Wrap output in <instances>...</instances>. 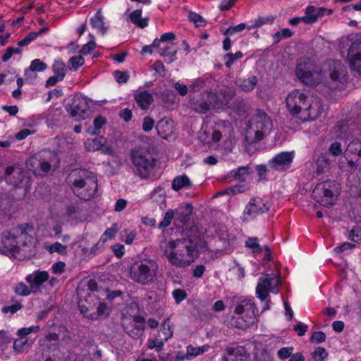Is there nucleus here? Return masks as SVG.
<instances>
[{"instance_id": "obj_1", "label": "nucleus", "mask_w": 361, "mask_h": 361, "mask_svg": "<svg viewBox=\"0 0 361 361\" xmlns=\"http://www.w3.org/2000/svg\"><path fill=\"white\" fill-rule=\"evenodd\" d=\"M201 238L198 228L193 225L185 228L183 237L168 243L164 255L173 266L184 268L195 260Z\"/></svg>"}, {"instance_id": "obj_2", "label": "nucleus", "mask_w": 361, "mask_h": 361, "mask_svg": "<svg viewBox=\"0 0 361 361\" xmlns=\"http://www.w3.org/2000/svg\"><path fill=\"white\" fill-rule=\"evenodd\" d=\"M72 189L81 200L93 198L97 191V178L94 173L86 169L75 170L71 174Z\"/></svg>"}, {"instance_id": "obj_3", "label": "nucleus", "mask_w": 361, "mask_h": 361, "mask_svg": "<svg viewBox=\"0 0 361 361\" xmlns=\"http://www.w3.org/2000/svg\"><path fill=\"white\" fill-rule=\"evenodd\" d=\"M271 127L272 121L267 114L261 109H257L248 122L245 133V142L251 145L262 140L264 135L270 132Z\"/></svg>"}, {"instance_id": "obj_4", "label": "nucleus", "mask_w": 361, "mask_h": 361, "mask_svg": "<svg viewBox=\"0 0 361 361\" xmlns=\"http://www.w3.org/2000/svg\"><path fill=\"white\" fill-rule=\"evenodd\" d=\"M159 270L157 262L151 259L135 262L130 269V277L135 283L147 286L155 281Z\"/></svg>"}, {"instance_id": "obj_5", "label": "nucleus", "mask_w": 361, "mask_h": 361, "mask_svg": "<svg viewBox=\"0 0 361 361\" xmlns=\"http://www.w3.org/2000/svg\"><path fill=\"white\" fill-rule=\"evenodd\" d=\"M339 47L342 53L347 52L350 68L361 75V37L354 34L342 37Z\"/></svg>"}, {"instance_id": "obj_6", "label": "nucleus", "mask_w": 361, "mask_h": 361, "mask_svg": "<svg viewBox=\"0 0 361 361\" xmlns=\"http://www.w3.org/2000/svg\"><path fill=\"white\" fill-rule=\"evenodd\" d=\"M130 159L135 174L141 178H149L155 166V159L145 148H136L131 150Z\"/></svg>"}, {"instance_id": "obj_7", "label": "nucleus", "mask_w": 361, "mask_h": 361, "mask_svg": "<svg viewBox=\"0 0 361 361\" xmlns=\"http://www.w3.org/2000/svg\"><path fill=\"white\" fill-rule=\"evenodd\" d=\"M338 186L335 180H326L318 183L312 192V197L325 207L333 206L338 194Z\"/></svg>"}, {"instance_id": "obj_8", "label": "nucleus", "mask_w": 361, "mask_h": 361, "mask_svg": "<svg viewBox=\"0 0 361 361\" xmlns=\"http://www.w3.org/2000/svg\"><path fill=\"white\" fill-rule=\"evenodd\" d=\"M361 159V139L350 141L339 159L338 166L343 171L352 172L357 169Z\"/></svg>"}, {"instance_id": "obj_9", "label": "nucleus", "mask_w": 361, "mask_h": 361, "mask_svg": "<svg viewBox=\"0 0 361 361\" xmlns=\"http://www.w3.org/2000/svg\"><path fill=\"white\" fill-rule=\"evenodd\" d=\"M295 75L302 83L310 86L316 85L321 80L319 73L315 70V66L310 59L300 60L295 68Z\"/></svg>"}, {"instance_id": "obj_10", "label": "nucleus", "mask_w": 361, "mask_h": 361, "mask_svg": "<svg viewBox=\"0 0 361 361\" xmlns=\"http://www.w3.org/2000/svg\"><path fill=\"white\" fill-rule=\"evenodd\" d=\"M218 96L214 91H203L197 96L190 98L188 106L190 109L198 114H205L215 106Z\"/></svg>"}, {"instance_id": "obj_11", "label": "nucleus", "mask_w": 361, "mask_h": 361, "mask_svg": "<svg viewBox=\"0 0 361 361\" xmlns=\"http://www.w3.org/2000/svg\"><path fill=\"white\" fill-rule=\"evenodd\" d=\"M329 67V75L332 81V88L343 89L348 82L346 67L340 61L329 60L326 63Z\"/></svg>"}, {"instance_id": "obj_12", "label": "nucleus", "mask_w": 361, "mask_h": 361, "mask_svg": "<svg viewBox=\"0 0 361 361\" xmlns=\"http://www.w3.org/2000/svg\"><path fill=\"white\" fill-rule=\"evenodd\" d=\"M310 97L298 90L290 92L286 97V106L289 112L297 116L298 118L303 115V111L307 109Z\"/></svg>"}, {"instance_id": "obj_13", "label": "nucleus", "mask_w": 361, "mask_h": 361, "mask_svg": "<svg viewBox=\"0 0 361 361\" xmlns=\"http://www.w3.org/2000/svg\"><path fill=\"white\" fill-rule=\"evenodd\" d=\"M280 283V279L274 274H266L264 277H260L256 288V294L261 300H264L269 292L276 293L277 286Z\"/></svg>"}, {"instance_id": "obj_14", "label": "nucleus", "mask_w": 361, "mask_h": 361, "mask_svg": "<svg viewBox=\"0 0 361 361\" xmlns=\"http://www.w3.org/2000/svg\"><path fill=\"white\" fill-rule=\"evenodd\" d=\"M332 13V9L310 5L305 8L304 16L293 17L289 19L288 23H314L322 17L329 16Z\"/></svg>"}, {"instance_id": "obj_15", "label": "nucleus", "mask_w": 361, "mask_h": 361, "mask_svg": "<svg viewBox=\"0 0 361 361\" xmlns=\"http://www.w3.org/2000/svg\"><path fill=\"white\" fill-rule=\"evenodd\" d=\"M69 116L75 121L85 120L89 116V105L82 97H75L71 104L66 107Z\"/></svg>"}, {"instance_id": "obj_16", "label": "nucleus", "mask_w": 361, "mask_h": 361, "mask_svg": "<svg viewBox=\"0 0 361 361\" xmlns=\"http://www.w3.org/2000/svg\"><path fill=\"white\" fill-rule=\"evenodd\" d=\"M294 158L293 152H283L277 154L274 158L268 162V166L270 169L284 171L290 167Z\"/></svg>"}, {"instance_id": "obj_17", "label": "nucleus", "mask_w": 361, "mask_h": 361, "mask_svg": "<svg viewBox=\"0 0 361 361\" xmlns=\"http://www.w3.org/2000/svg\"><path fill=\"white\" fill-rule=\"evenodd\" d=\"M0 253L4 255L19 253L20 249L16 237L9 231H4L1 235Z\"/></svg>"}, {"instance_id": "obj_18", "label": "nucleus", "mask_w": 361, "mask_h": 361, "mask_svg": "<svg viewBox=\"0 0 361 361\" xmlns=\"http://www.w3.org/2000/svg\"><path fill=\"white\" fill-rule=\"evenodd\" d=\"M4 177L8 184L18 187L23 180L25 174L22 167L15 164L6 168Z\"/></svg>"}, {"instance_id": "obj_19", "label": "nucleus", "mask_w": 361, "mask_h": 361, "mask_svg": "<svg viewBox=\"0 0 361 361\" xmlns=\"http://www.w3.org/2000/svg\"><path fill=\"white\" fill-rule=\"evenodd\" d=\"M216 86V80L210 75H205L195 79L189 86V88L190 92H197L202 89H205L204 91H213Z\"/></svg>"}, {"instance_id": "obj_20", "label": "nucleus", "mask_w": 361, "mask_h": 361, "mask_svg": "<svg viewBox=\"0 0 361 361\" xmlns=\"http://www.w3.org/2000/svg\"><path fill=\"white\" fill-rule=\"evenodd\" d=\"M269 208L270 204L268 202H263L259 197H253L246 206L244 214L255 218L259 214L267 212Z\"/></svg>"}, {"instance_id": "obj_21", "label": "nucleus", "mask_w": 361, "mask_h": 361, "mask_svg": "<svg viewBox=\"0 0 361 361\" xmlns=\"http://www.w3.org/2000/svg\"><path fill=\"white\" fill-rule=\"evenodd\" d=\"M250 354L243 346L228 347L222 355L223 361H249Z\"/></svg>"}, {"instance_id": "obj_22", "label": "nucleus", "mask_w": 361, "mask_h": 361, "mask_svg": "<svg viewBox=\"0 0 361 361\" xmlns=\"http://www.w3.org/2000/svg\"><path fill=\"white\" fill-rule=\"evenodd\" d=\"M307 109L303 111V115L300 117L302 121H313L319 118L323 112V107L319 100L310 97Z\"/></svg>"}, {"instance_id": "obj_23", "label": "nucleus", "mask_w": 361, "mask_h": 361, "mask_svg": "<svg viewBox=\"0 0 361 361\" xmlns=\"http://www.w3.org/2000/svg\"><path fill=\"white\" fill-rule=\"evenodd\" d=\"M156 129L159 136L164 139H167L173 133L174 122L171 119L164 118L157 122Z\"/></svg>"}, {"instance_id": "obj_24", "label": "nucleus", "mask_w": 361, "mask_h": 361, "mask_svg": "<svg viewBox=\"0 0 361 361\" xmlns=\"http://www.w3.org/2000/svg\"><path fill=\"white\" fill-rule=\"evenodd\" d=\"M25 279L32 288H39L49 279V274L45 271H36L33 274L27 275Z\"/></svg>"}, {"instance_id": "obj_25", "label": "nucleus", "mask_w": 361, "mask_h": 361, "mask_svg": "<svg viewBox=\"0 0 361 361\" xmlns=\"http://www.w3.org/2000/svg\"><path fill=\"white\" fill-rule=\"evenodd\" d=\"M122 326L124 331L132 338H140L145 329V324H137L135 322L122 323Z\"/></svg>"}, {"instance_id": "obj_26", "label": "nucleus", "mask_w": 361, "mask_h": 361, "mask_svg": "<svg viewBox=\"0 0 361 361\" xmlns=\"http://www.w3.org/2000/svg\"><path fill=\"white\" fill-rule=\"evenodd\" d=\"M30 161L33 170L37 175L44 176L51 170L50 163L44 159H38L37 157H33Z\"/></svg>"}, {"instance_id": "obj_27", "label": "nucleus", "mask_w": 361, "mask_h": 361, "mask_svg": "<svg viewBox=\"0 0 361 361\" xmlns=\"http://www.w3.org/2000/svg\"><path fill=\"white\" fill-rule=\"evenodd\" d=\"M239 116H245L248 114L250 106L243 98L237 97L229 106Z\"/></svg>"}, {"instance_id": "obj_28", "label": "nucleus", "mask_w": 361, "mask_h": 361, "mask_svg": "<svg viewBox=\"0 0 361 361\" xmlns=\"http://www.w3.org/2000/svg\"><path fill=\"white\" fill-rule=\"evenodd\" d=\"M94 300H97V295L92 293H88L87 294L84 302L82 300H80L78 302V308L80 313L85 314L89 311L93 310L95 305Z\"/></svg>"}, {"instance_id": "obj_29", "label": "nucleus", "mask_w": 361, "mask_h": 361, "mask_svg": "<svg viewBox=\"0 0 361 361\" xmlns=\"http://www.w3.org/2000/svg\"><path fill=\"white\" fill-rule=\"evenodd\" d=\"M135 99L137 105L142 109H148L154 100L152 94L146 90L140 91L135 94Z\"/></svg>"}, {"instance_id": "obj_30", "label": "nucleus", "mask_w": 361, "mask_h": 361, "mask_svg": "<svg viewBox=\"0 0 361 361\" xmlns=\"http://www.w3.org/2000/svg\"><path fill=\"white\" fill-rule=\"evenodd\" d=\"M257 78L252 75L247 79H238L235 84L242 91L248 92L254 90L257 84Z\"/></svg>"}, {"instance_id": "obj_31", "label": "nucleus", "mask_w": 361, "mask_h": 361, "mask_svg": "<svg viewBox=\"0 0 361 361\" xmlns=\"http://www.w3.org/2000/svg\"><path fill=\"white\" fill-rule=\"evenodd\" d=\"M193 207L191 204H187L184 207H180L175 210L176 216L183 223H187L190 220Z\"/></svg>"}, {"instance_id": "obj_32", "label": "nucleus", "mask_w": 361, "mask_h": 361, "mask_svg": "<svg viewBox=\"0 0 361 361\" xmlns=\"http://www.w3.org/2000/svg\"><path fill=\"white\" fill-rule=\"evenodd\" d=\"M173 332L172 327L170 324V319L167 318L162 324L157 337L161 339L165 343L172 337Z\"/></svg>"}, {"instance_id": "obj_33", "label": "nucleus", "mask_w": 361, "mask_h": 361, "mask_svg": "<svg viewBox=\"0 0 361 361\" xmlns=\"http://www.w3.org/2000/svg\"><path fill=\"white\" fill-rule=\"evenodd\" d=\"M191 185V182L185 175L176 177L172 183V188L178 191L182 188H188Z\"/></svg>"}, {"instance_id": "obj_34", "label": "nucleus", "mask_w": 361, "mask_h": 361, "mask_svg": "<svg viewBox=\"0 0 361 361\" xmlns=\"http://www.w3.org/2000/svg\"><path fill=\"white\" fill-rule=\"evenodd\" d=\"M104 142L106 140L103 137L88 138L86 140L85 145L89 152H95L99 150Z\"/></svg>"}, {"instance_id": "obj_35", "label": "nucleus", "mask_w": 361, "mask_h": 361, "mask_svg": "<svg viewBox=\"0 0 361 361\" xmlns=\"http://www.w3.org/2000/svg\"><path fill=\"white\" fill-rule=\"evenodd\" d=\"M49 30L48 27H43L37 32H32L29 33L24 39L18 42L19 47H25L30 44L34 41L39 35L46 32Z\"/></svg>"}, {"instance_id": "obj_36", "label": "nucleus", "mask_w": 361, "mask_h": 361, "mask_svg": "<svg viewBox=\"0 0 361 361\" xmlns=\"http://www.w3.org/2000/svg\"><path fill=\"white\" fill-rule=\"evenodd\" d=\"M49 30L48 27H43L37 32H32L29 33L24 39L18 42L19 47H25L30 44L34 41L39 35L46 32Z\"/></svg>"}, {"instance_id": "obj_37", "label": "nucleus", "mask_w": 361, "mask_h": 361, "mask_svg": "<svg viewBox=\"0 0 361 361\" xmlns=\"http://www.w3.org/2000/svg\"><path fill=\"white\" fill-rule=\"evenodd\" d=\"M49 30L48 27H43L37 32H32L29 33L24 39L18 42L19 47H25L30 44L34 41L39 35L46 32Z\"/></svg>"}, {"instance_id": "obj_38", "label": "nucleus", "mask_w": 361, "mask_h": 361, "mask_svg": "<svg viewBox=\"0 0 361 361\" xmlns=\"http://www.w3.org/2000/svg\"><path fill=\"white\" fill-rule=\"evenodd\" d=\"M49 30L48 27H43L37 32H32L29 33L24 39L18 42L19 47H25L30 44L34 41L39 35L46 32Z\"/></svg>"}, {"instance_id": "obj_39", "label": "nucleus", "mask_w": 361, "mask_h": 361, "mask_svg": "<svg viewBox=\"0 0 361 361\" xmlns=\"http://www.w3.org/2000/svg\"><path fill=\"white\" fill-rule=\"evenodd\" d=\"M172 46L173 44H171V46L166 45L164 47H159L158 49L159 54L162 56L167 57L169 63L176 61L177 59L176 54L178 50L176 49H173Z\"/></svg>"}, {"instance_id": "obj_40", "label": "nucleus", "mask_w": 361, "mask_h": 361, "mask_svg": "<svg viewBox=\"0 0 361 361\" xmlns=\"http://www.w3.org/2000/svg\"><path fill=\"white\" fill-rule=\"evenodd\" d=\"M110 312V308L106 305V304L104 302H99L96 313H92L88 316H86L87 318L90 319H97L99 317H104L106 318Z\"/></svg>"}, {"instance_id": "obj_41", "label": "nucleus", "mask_w": 361, "mask_h": 361, "mask_svg": "<svg viewBox=\"0 0 361 361\" xmlns=\"http://www.w3.org/2000/svg\"><path fill=\"white\" fill-rule=\"evenodd\" d=\"M330 160L325 154H321L318 157L316 161V172L323 173L328 170L330 165Z\"/></svg>"}, {"instance_id": "obj_42", "label": "nucleus", "mask_w": 361, "mask_h": 361, "mask_svg": "<svg viewBox=\"0 0 361 361\" xmlns=\"http://www.w3.org/2000/svg\"><path fill=\"white\" fill-rule=\"evenodd\" d=\"M106 118L102 116H97L93 121L94 126L89 127L87 129V132L92 135H99L101 128L106 123Z\"/></svg>"}, {"instance_id": "obj_43", "label": "nucleus", "mask_w": 361, "mask_h": 361, "mask_svg": "<svg viewBox=\"0 0 361 361\" xmlns=\"http://www.w3.org/2000/svg\"><path fill=\"white\" fill-rule=\"evenodd\" d=\"M46 250L51 254L57 252L63 255H67V246L62 245L59 242H56L49 246H47Z\"/></svg>"}, {"instance_id": "obj_44", "label": "nucleus", "mask_w": 361, "mask_h": 361, "mask_svg": "<svg viewBox=\"0 0 361 361\" xmlns=\"http://www.w3.org/2000/svg\"><path fill=\"white\" fill-rule=\"evenodd\" d=\"M47 68L45 63L40 59H35L31 62L30 66L28 70H25V75H27L30 72L43 71Z\"/></svg>"}, {"instance_id": "obj_45", "label": "nucleus", "mask_w": 361, "mask_h": 361, "mask_svg": "<svg viewBox=\"0 0 361 361\" xmlns=\"http://www.w3.org/2000/svg\"><path fill=\"white\" fill-rule=\"evenodd\" d=\"M116 232L117 230L114 227L107 228L97 242V246H104L108 240L113 239L114 238Z\"/></svg>"}, {"instance_id": "obj_46", "label": "nucleus", "mask_w": 361, "mask_h": 361, "mask_svg": "<svg viewBox=\"0 0 361 361\" xmlns=\"http://www.w3.org/2000/svg\"><path fill=\"white\" fill-rule=\"evenodd\" d=\"M243 56V54L240 51L235 52V54L228 53L225 54L224 56L225 66L226 68H230L235 60L241 59Z\"/></svg>"}, {"instance_id": "obj_47", "label": "nucleus", "mask_w": 361, "mask_h": 361, "mask_svg": "<svg viewBox=\"0 0 361 361\" xmlns=\"http://www.w3.org/2000/svg\"><path fill=\"white\" fill-rule=\"evenodd\" d=\"M243 304L245 307V311L247 313V315L251 316H256V314L258 313V310L255 307V303L253 302L252 299H245L242 300Z\"/></svg>"}, {"instance_id": "obj_48", "label": "nucleus", "mask_w": 361, "mask_h": 361, "mask_svg": "<svg viewBox=\"0 0 361 361\" xmlns=\"http://www.w3.org/2000/svg\"><path fill=\"white\" fill-rule=\"evenodd\" d=\"M53 71L59 79H63L66 72L65 63L61 61H55L53 65Z\"/></svg>"}, {"instance_id": "obj_49", "label": "nucleus", "mask_w": 361, "mask_h": 361, "mask_svg": "<svg viewBox=\"0 0 361 361\" xmlns=\"http://www.w3.org/2000/svg\"><path fill=\"white\" fill-rule=\"evenodd\" d=\"M328 152L334 157H338L344 153L341 143L338 141H335L330 145Z\"/></svg>"}, {"instance_id": "obj_50", "label": "nucleus", "mask_w": 361, "mask_h": 361, "mask_svg": "<svg viewBox=\"0 0 361 361\" xmlns=\"http://www.w3.org/2000/svg\"><path fill=\"white\" fill-rule=\"evenodd\" d=\"M174 216H176L175 210L173 211V209H169L165 213L163 220L159 224L158 228H164L169 226L171 224Z\"/></svg>"}, {"instance_id": "obj_51", "label": "nucleus", "mask_w": 361, "mask_h": 361, "mask_svg": "<svg viewBox=\"0 0 361 361\" xmlns=\"http://www.w3.org/2000/svg\"><path fill=\"white\" fill-rule=\"evenodd\" d=\"M165 195L164 189L161 187H157L152 194V199L157 203L162 204L165 202Z\"/></svg>"}, {"instance_id": "obj_52", "label": "nucleus", "mask_w": 361, "mask_h": 361, "mask_svg": "<svg viewBox=\"0 0 361 361\" xmlns=\"http://www.w3.org/2000/svg\"><path fill=\"white\" fill-rule=\"evenodd\" d=\"M245 245L248 248L252 249L254 253H259L262 251V248L258 243L257 238H248L245 241Z\"/></svg>"}, {"instance_id": "obj_53", "label": "nucleus", "mask_w": 361, "mask_h": 361, "mask_svg": "<svg viewBox=\"0 0 361 361\" xmlns=\"http://www.w3.org/2000/svg\"><path fill=\"white\" fill-rule=\"evenodd\" d=\"M70 70L77 71L79 67L82 66L85 63V59L81 55L73 56L69 59Z\"/></svg>"}, {"instance_id": "obj_54", "label": "nucleus", "mask_w": 361, "mask_h": 361, "mask_svg": "<svg viewBox=\"0 0 361 361\" xmlns=\"http://www.w3.org/2000/svg\"><path fill=\"white\" fill-rule=\"evenodd\" d=\"M293 35L292 31L288 28H284L277 32H276L273 37L274 39V43H279L282 39L288 38L291 37Z\"/></svg>"}, {"instance_id": "obj_55", "label": "nucleus", "mask_w": 361, "mask_h": 361, "mask_svg": "<svg viewBox=\"0 0 361 361\" xmlns=\"http://www.w3.org/2000/svg\"><path fill=\"white\" fill-rule=\"evenodd\" d=\"M312 356L314 359V361H323L328 357V353L325 348L318 347L312 353Z\"/></svg>"}, {"instance_id": "obj_56", "label": "nucleus", "mask_w": 361, "mask_h": 361, "mask_svg": "<svg viewBox=\"0 0 361 361\" xmlns=\"http://www.w3.org/2000/svg\"><path fill=\"white\" fill-rule=\"evenodd\" d=\"M135 236L136 232L135 231H128L126 229L121 233V240L128 245L133 243Z\"/></svg>"}, {"instance_id": "obj_57", "label": "nucleus", "mask_w": 361, "mask_h": 361, "mask_svg": "<svg viewBox=\"0 0 361 361\" xmlns=\"http://www.w3.org/2000/svg\"><path fill=\"white\" fill-rule=\"evenodd\" d=\"M207 345H203L200 348H195L192 345H189L187 347V354L188 355L195 357L203 354L205 351H207Z\"/></svg>"}, {"instance_id": "obj_58", "label": "nucleus", "mask_w": 361, "mask_h": 361, "mask_svg": "<svg viewBox=\"0 0 361 361\" xmlns=\"http://www.w3.org/2000/svg\"><path fill=\"white\" fill-rule=\"evenodd\" d=\"M15 293L18 295L26 296L31 293L30 288L24 283H18L15 287Z\"/></svg>"}, {"instance_id": "obj_59", "label": "nucleus", "mask_w": 361, "mask_h": 361, "mask_svg": "<svg viewBox=\"0 0 361 361\" xmlns=\"http://www.w3.org/2000/svg\"><path fill=\"white\" fill-rule=\"evenodd\" d=\"M231 173L235 179L243 180L245 179L244 176L248 173V167L240 166L236 171H232Z\"/></svg>"}, {"instance_id": "obj_60", "label": "nucleus", "mask_w": 361, "mask_h": 361, "mask_svg": "<svg viewBox=\"0 0 361 361\" xmlns=\"http://www.w3.org/2000/svg\"><path fill=\"white\" fill-rule=\"evenodd\" d=\"M349 238L351 240L355 243H361V226H356L350 230Z\"/></svg>"}, {"instance_id": "obj_61", "label": "nucleus", "mask_w": 361, "mask_h": 361, "mask_svg": "<svg viewBox=\"0 0 361 361\" xmlns=\"http://www.w3.org/2000/svg\"><path fill=\"white\" fill-rule=\"evenodd\" d=\"M172 295L177 304H179L187 298V293L183 289H175L172 292Z\"/></svg>"}, {"instance_id": "obj_62", "label": "nucleus", "mask_w": 361, "mask_h": 361, "mask_svg": "<svg viewBox=\"0 0 361 361\" xmlns=\"http://www.w3.org/2000/svg\"><path fill=\"white\" fill-rule=\"evenodd\" d=\"M293 347H284L279 349L277 352L279 357L281 360L288 358L291 356L293 351Z\"/></svg>"}, {"instance_id": "obj_63", "label": "nucleus", "mask_w": 361, "mask_h": 361, "mask_svg": "<svg viewBox=\"0 0 361 361\" xmlns=\"http://www.w3.org/2000/svg\"><path fill=\"white\" fill-rule=\"evenodd\" d=\"M27 344V340L25 338L16 339L13 343V349L18 353H21Z\"/></svg>"}, {"instance_id": "obj_64", "label": "nucleus", "mask_w": 361, "mask_h": 361, "mask_svg": "<svg viewBox=\"0 0 361 361\" xmlns=\"http://www.w3.org/2000/svg\"><path fill=\"white\" fill-rule=\"evenodd\" d=\"M164 344V342L156 336L154 339L149 341L148 348L150 349L156 348L158 351H159L163 348Z\"/></svg>"}]
</instances>
